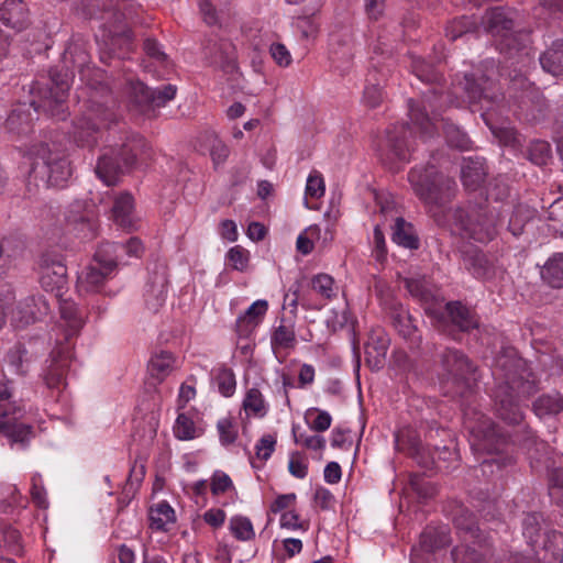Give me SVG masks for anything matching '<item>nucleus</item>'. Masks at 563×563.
<instances>
[{
    "mask_svg": "<svg viewBox=\"0 0 563 563\" xmlns=\"http://www.w3.org/2000/svg\"><path fill=\"white\" fill-rule=\"evenodd\" d=\"M494 376L497 380L493 394L496 416L507 424H520L522 402L539 389L534 373L515 350H507L496 357Z\"/></svg>",
    "mask_w": 563,
    "mask_h": 563,
    "instance_id": "f257e3e1",
    "label": "nucleus"
},
{
    "mask_svg": "<svg viewBox=\"0 0 563 563\" xmlns=\"http://www.w3.org/2000/svg\"><path fill=\"white\" fill-rule=\"evenodd\" d=\"M409 58L412 74L422 82L435 85L423 93L421 102L412 99L408 102L411 123L419 131L421 137H430L435 133L434 121L438 115L448 108L460 107L461 102L439 88L443 76L432 64L412 54Z\"/></svg>",
    "mask_w": 563,
    "mask_h": 563,
    "instance_id": "f03ea898",
    "label": "nucleus"
},
{
    "mask_svg": "<svg viewBox=\"0 0 563 563\" xmlns=\"http://www.w3.org/2000/svg\"><path fill=\"white\" fill-rule=\"evenodd\" d=\"M148 156L150 147L146 140L139 133L124 132L119 142L103 147L95 172L107 186H114L121 176L130 173Z\"/></svg>",
    "mask_w": 563,
    "mask_h": 563,
    "instance_id": "7ed1b4c3",
    "label": "nucleus"
},
{
    "mask_svg": "<svg viewBox=\"0 0 563 563\" xmlns=\"http://www.w3.org/2000/svg\"><path fill=\"white\" fill-rule=\"evenodd\" d=\"M79 12L84 19L98 22L100 34L96 40L101 41L110 53L117 48L130 51L133 44V33L126 24L130 15L111 0H81Z\"/></svg>",
    "mask_w": 563,
    "mask_h": 563,
    "instance_id": "20e7f679",
    "label": "nucleus"
},
{
    "mask_svg": "<svg viewBox=\"0 0 563 563\" xmlns=\"http://www.w3.org/2000/svg\"><path fill=\"white\" fill-rule=\"evenodd\" d=\"M60 323L58 330L63 331V339H56V346L51 352L47 365L43 371V379L47 388L60 391L67 383L73 353L69 341L76 336L84 325V319L77 306L65 301L59 307Z\"/></svg>",
    "mask_w": 563,
    "mask_h": 563,
    "instance_id": "39448f33",
    "label": "nucleus"
},
{
    "mask_svg": "<svg viewBox=\"0 0 563 563\" xmlns=\"http://www.w3.org/2000/svg\"><path fill=\"white\" fill-rule=\"evenodd\" d=\"M481 66V69L465 74L463 79L454 85L453 95L462 91L470 104H479L483 110L482 118L488 124L490 111H494L503 102L504 96L499 92L494 78L497 68L494 59H486ZM450 95L452 96V93Z\"/></svg>",
    "mask_w": 563,
    "mask_h": 563,
    "instance_id": "423d86ee",
    "label": "nucleus"
},
{
    "mask_svg": "<svg viewBox=\"0 0 563 563\" xmlns=\"http://www.w3.org/2000/svg\"><path fill=\"white\" fill-rule=\"evenodd\" d=\"M30 177L40 179L45 187L63 188L73 175L70 161L56 143L37 142L31 145Z\"/></svg>",
    "mask_w": 563,
    "mask_h": 563,
    "instance_id": "0eeeda50",
    "label": "nucleus"
},
{
    "mask_svg": "<svg viewBox=\"0 0 563 563\" xmlns=\"http://www.w3.org/2000/svg\"><path fill=\"white\" fill-rule=\"evenodd\" d=\"M408 180L416 196L430 209L444 207L455 197V180L439 172L434 164L411 168Z\"/></svg>",
    "mask_w": 563,
    "mask_h": 563,
    "instance_id": "6e6552de",
    "label": "nucleus"
},
{
    "mask_svg": "<svg viewBox=\"0 0 563 563\" xmlns=\"http://www.w3.org/2000/svg\"><path fill=\"white\" fill-rule=\"evenodd\" d=\"M442 389L452 398H468L473 393L476 366L461 350L446 347L439 354Z\"/></svg>",
    "mask_w": 563,
    "mask_h": 563,
    "instance_id": "1a4fd4ad",
    "label": "nucleus"
},
{
    "mask_svg": "<svg viewBox=\"0 0 563 563\" xmlns=\"http://www.w3.org/2000/svg\"><path fill=\"white\" fill-rule=\"evenodd\" d=\"M115 121V114L103 104L91 102L84 113L73 121L71 141L78 147L93 150L102 130Z\"/></svg>",
    "mask_w": 563,
    "mask_h": 563,
    "instance_id": "9d476101",
    "label": "nucleus"
},
{
    "mask_svg": "<svg viewBox=\"0 0 563 563\" xmlns=\"http://www.w3.org/2000/svg\"><path fill=\"white\" fill-rule=\"evenodd\" d=\"M10 382H0V432H2L11 443L19 444L22 449L29 445L34 438V429L31 424L19 422L24 415V409L20 405L10 401L12 396Z\"/></svg>",
    "mask_w": 563,
    "mask_h": 563,
    "instance_id": "9b49d317",
    "label": "nucleus"
},
{
    "mask_svg": "<svg viewBox=\"0 0 563 563\" xmlns=\"http://www.w3.org/2000/svg\"><path fill=\"white\" fill-rule=\"evenodd\" d=\"M464 426L473 438L471 445L475 450L499 452L508 443L509 434L489 417L475 409L464 411Z\"/></svg>",
    "mask_w": 563,
    "mask_h": 563,
    "instance_id": "f8f14e48",
    "label": "nucleus"
},
{
    "mask_svg": "<svg viewBox=\"0 0 563 563\" xmlns=\"http://www.w3.org/2000/svg\"><path fill=\"white\" fill-rule=\"evenodd\" d=\"M453 218L455 224L466 236L481 243L493 240L499 222L496 210L489 206L467 210L457 208Z\"/></svg>",
    "mask_w": 563,
    "mask_h": 563,
    "instance_id": "ddd939ff",
    "label": "nucleus"
},
{
    "mask_svg": "<svg viewBox=\"0 0 563 563\" xmlns=\"http://www.w3.org/2000/svg\"><path fill=\"white\" fill-rule=\"evenodd\" d=\"M40 100H31L30 107L34 111L40 110L57 120H65L68 115L66 99L69 90V77L67 73L58 70L49 71L48 82L45 88H37Z\"/></svg>",
    "mask_w": 563,
    "mask_h": 563,
    "instance_id": "4468645a",
    "label": "nucleus"
},
{
    "mask_svg": "<svg viewBox=\"0 0 563 563\" xmlns=\"http://www.w3.org/2000/svg\"><path fill=\"white\" fill-rule=\"evenodd\" d=\"M411 137L412 130L408 123L395 124L387 129L378 150L380 162L390 170H398L397 163H405L410 158Z\"/></svg>",
    "mask_w": 563,
    "mask_h": 563,
    "instance_id": "2eb2a0df",
    "label": "nucleus"
},
{
    "mask_svg": "<svg viewBox=\"0 0 563 563\" xmlns=\"http://www.w3.org/2000/svg\"><path fill=\"white\" fill-rule=\"evenodd\" d=\"M431 319L440 331L452 335L454 330L470 332L479 325L475 311L457 300L442 303V318L432 317Z\"/></svg>",
    "mask_w": 563,
    "mask_h": 563,
    "instance_id": "dca6fc26",
    "label": "nucleus"
},
{
    "mask_svg": "<svg viewBox=\"0 0 563 563\" xmlns=\"http://www.w3.org/2000/svg\"><path fill=\"white\" fill-rule=\"evenodd\" d=\"M531 43L530 31L518 30L499 37L496 47L507 59L515 60L512 64L528 67L534 55Z\"/></svg>",
    "mask_w": 563,
    "mask_h": 563,
    "instance_id": "f3484780",
    "label": "nucleus"
},
{
    "mask_svg": "<svg viewBox=\"0 0 563 563\" xmlns=\"http://www.w3.org/2000/svg\"><path fill=\"white\" fill-rule=\"evenodd\" d=\"M404 287L416 299L430 318H442V303L444 298L439 289L424 277L404 278Z\"/></svg>",
    "mask_w": 563,
    "mask_h": 563,
    "instance_id": "a211bd4d",
    "label": "nucleus"
},
{
    "mask_svg": "<svg viewBox=\"0 0 563 563\" xmlns=\"http://www.w3.org/2000/svg\"><path fill=\"white\" fill-rule=\"evenodd\" d=\"M40 284L46 291L60 296L67 286V267L60 255L45 252L38 261Z\"/></svg>",
    "mask_w": 563,
    "mask_h": 563,
    "instance_id": "6ab92c4d",
    "label": "nucleus"
},
{
    "mask_svg": "<svg viewBox=\"0 0 563 563\" xmlns=\"http://www.w3.org/2000/svg\"><path fill=\"white\" fill-rule=\"evenodd\" d=\"M450 515L454 528L463 544H473L483 538H489L478 526L475 515L463 504L454 501L450 505Z\"/></svg>",
    "mask_w": 563,
    "mask_h": 563,
    "instance_id": "aec40b11",
    "label": "nucleus"
},
{
    "mask_svg": "<svg viewBox=\"0 0 563 563\" xmlns=\"http://www.w3.org/2000/svg\"><path fill=\"white\" fill-rule=\"evenodd\" d=\"M144 253V245L142 241L132 236L124 243L121 242H104L98 247V258L106 262L108 265L126 264L131 257H141Z\"/></svg>",
    "mask_w": 563,
    "mask_h": 563,
    "instance_id": "412c9836",
    "label": "nucleus"
},
{
    "mask_svg": "<svg viewBox=\"0 0 563 563\" xmlns=\"http://www.w3.org/2000/svg\"><path fill=\"white\" fill-rule=\"evenodd\" d=\"M391 325L397 333L409 342L411 347H419L421 334L417 327L416 319L398 301H391L386 309Z\"/></svg>",
    "mask_w": 563,
    "mask_h": 563,
    "instance_id": "4be33fe9",
    "label": "nucleus"
},
{
    "mask_svg": "<svg viewBox=\"0 0 563 563\" xmlns=\"http://www.w3.org/2000/svg\"><path fill=\"white\" fill-rule=\"evenodd\" d=\"M203 54L210 66L220 68L224 73H232L236 68L234 46L228 40H206Z\"/></svg>",
    "mask_w": 563,
    "mask_h": 563,
    "instance_id": "5701e85b",
    "label": "nucleus"
},
{
    "mask_svg": "<svg viewBox=\"0 0 563 563\" xmlns=\"http://www.w3.org/2000/svg\"><path fill=\"white\" fill-rule=\"evenodd\" d=\"M49 305L41 295H32L20 301L12 311L11 321L15 327H25L48 314Z\"/></svg>",
    "mask_w": 563,
    "mask_h": 563,
    "instance_id": "b1692460",
    "label": "nucleus"
},
{
    "mask_svg": "<svg viewBox=\"0 0 563 563\" xmlns=\"http://www.w3.org/2000/svg\"><path fill=\"white\" fill-rule=\"evenodd\" d=\"M117 268L98 258V250L93 255V263L89 264L78 276V287L86 292L100 291L106 280Z\"/></svg>",
    "mask_w": 563,
    "mask_h": 563,
    "instance_id": "393cba45",
    "label": "nucleus"
},
{
    "mask_svg": "<svg viewBox=\"0 0 563 563\" xmlns=\"http://www.w3.org/2000/svg\"><path fill=\"white\" fill-rule=\"evenodd\" d=\"M451 555L454 563H493L490 538H483L473 544L456 545Z\"/></svg>",
    "mask_w": 563,
    "mask_h": 563,
    "instance_id": "a878e982",
    "label": "nucleus"
},
{
    "mask_svg": "<svg viewBox=\"0 0 563 563\" xmlns=\"http://www.w3.org/2000/svg\"><path fill=\"white\" fill-rule=\"evenodd\" d=\"M464 268L475 278L485 279L494 275V265L488 256L474 245H465L461 251Z\"/></svg>",
    "mask_w": 563,
    "mask_h": 563,
    "instance_id": "bb28decb",
    "label": "nucleus"
},
{
    "mask_svg": "<svg viewBox=\"0 0 563 563\" xmlns=\"http://www.w3.org/2000/svg\"><path fill=\"white\" fill-rule=\"evenodd\" d=\"M390 344V339L380 329L371 332L365 343V362L375 371L384 367L386 354Z\"/></svg>",
    "mask_w": 563,
    "mask_h": 563,
    "instance_id": "cd10ccee",
    "label": "nucleus"
},
{
    "mask_svg": "<svg viewBox=\"0 0 563 563\" xmlns=\"http://www.w3.org/2000/svg\"><path fill=\"white\" fill-rule=\"evenodd\" d=\"M0 20L11 29L21 31L29 23V9L23 0H5L0 7Z\"/></svg>",
    "mask_w": 563,
    "mask_h": 563,
    "instance_id": "c85d7f7f",
    "label": "nucleus"
},
{
    "mask_svg": "<svg viewBox=\"0 0 563 563\" xmlns=\"http://www.w3.org/2000/svg\"><path fill=\"white\" fill-rule=\"evenodd\" d=\"M487 177L486 161L481 157L464 159L461 169V179L464 187L470 191H475L482 187Z\"/></svg>",
    "mask_w": 563,
    "mask_h": 563,
    "instance_id": "c756f323",
    "label": "nucleus"
},
{
    "mask_svg": "<svg viewBox=\"0 0 563 563\" xmlns=\"http://www.w3.org/2000/svg\"><path fill=\"white\" fill-rule=\"evenodd\" d=\"M112 219L113 221L128 231L136 229V221L134 217V199L131 194H120L112 206Z\"/></svg>",
    "mask_w": 563,
    "mask_h": 563,
    "instance_id": "7c9ffc66",
    "label": "nucleus"
},
{
    "mask_svg": "<svg viewBox=\"0 0 563 563\" xmlns=\"http://www.w3.org/2000/svg\"><path fill=\"white\" fill-rule=\"evenodd\" d=\"M268 309L266 300L260 299L253 302L243 316H240L235 323L236 333L240 338H247L260 324Z\"/></svg>",
    "mask_w": 563,
    "mask_h": 563,
    "instance_id": "2f4dec72",
    "label": "nucleus"
},
{
    "mask_svg": "<svg viewBox=\"0 0 563 563\" xmlns=\"http://www.w3.org/2000/svg\"><path fill=\"white\" fill-rule=\"evenodd\" d=\"M541 280L552 289L563 288V252L553 253L540 267Z\"/></svg>",
    "mask_w": 563,
    "mask_h": 563,
    "instance_id": "473e14b6",
    "label": "nucleus"
},
{
    "mask_svg": "<svg viewBox=\"0 0 563 563\" xmlns=\"http://www.w3.org/2000/svg\"><path fill=\"white\" fill-rule=\"evenodd\" d=\"M322 0H311L310 4L302 9V13L296 16L295 26L300 31L302 38L316 37L319 31V24L316 22V14L321 9Z\"/></svg>",
    "mask_w": 563,
    "mask_h": 563,
    "instance_id": "72a5a7b5",
    "label": "nucleus"
},
{
    "mask_svg": "<svg viewBox=\"0 0 563 563\" xmlns=\"http://www.w3.org/2000/svg\"><path fill=\"white\" fill-rule=\"evenodd\" d=\"M486 30L498 38L512 31L515 21L510 13L503 8H493L486 13Z\"/></svg>",
    "mask_w": 563,
    "mask_h": 563,
    "instance_id": "f704fd0d",
    "label": "nucleus"
},
{
    "mask_svg": "<svg viewBox=\"0 0 563 563\" xmlns=\"http://www.w3.org/2000/svg\"><path fill=\"white\" fill-rule=\"evenodd\" d=\"M130 102L143 114L154 112V91L140 80H131Z\"/></svg>",
    "mask_w": 563,
    "mask_h": 563,
    "instance_id": "c9c22d12",
    "label": "nucleus"
},
{
    "mask_svg": "<svg viewBox=\"0 0 563 563\" xmlns=\"http://www.w3.org/2000/svg\"><path fill=\"white\" fill-rule=\"evenodd\" d=\"M174 363V355L168 351L161 350L152 354L147 363V373L159 384L172 373Z\"/></svg>",
    "mask_w": 563,
    "mask_h": 563,
    "instance_id": "e433bc0d",
    "label": "nucleus"
},
{
    "mask_svg": "<svg viewBox=\"0 0 563 563\" xmlns=\"http://www.w3.org/2000/svg\"><path fill=\"white\" fill-rule=\"evenodd\" d=\"M32 126L33 117L30 107L27 108L25 104H20L12 109L5 120V129L18 135L29 134L32 131Z\"/></svg>",
    "mask_w": 563,
    "mask_h": 563,
    "instance_id": "4c0bfd02",
    "label": "nucleus"
},
{
    "mask_svg": "<svg viewBox=\"0 0 563 563\" xmlns=\"http://www.w3.org/2000/svg\"><path fill=\"white\" fill-rule=\"evenodd\" d=\"M539 60L544 71L553 76L563 75V38L553 41Z\"/></svg>",
    "mask_w": 563,
    "mask_h": 563,
    "instance_id": "58836bf2",
    "label": "nucleus"
},
{
    "mask_svg": "<svg viewBox=\"0 0 563 563\" xmlns=\"http://www.w3.org/2000/svg\"><path fill=\"white\" fill-rule=\"evenodd\" d=\"M391 239L396 244L409 250H418L420 246V240L415 227L401 217L395 221Z\"/></svg>",
    "mask_w": 563,
    "mask_h": 563,
    "instance_id": "ea45409f",
    "label": "nucleus"
},
{
    "mask_svg": "<svg viewBox=\"0 0 563 563\" xmlns=\"http://www.w3.org/2000/svg\"><path fill=\"white\" fill-rule=\"evenodd\" d=\"M63 59L65 64H71L73 67L81 70L90 63L87 42L80 37L71 38L64 51Z\"/></svg>",
    "mask_w": 563,
    "mask_h": 563,
    "instance_id": "a19ab883",
    "label": "nucleus"
},
{
    "mask_svg": "<svg viewBox=\"0 0 563 563\" xmlns=\"http://www.w3.org/2000/svg\"><path fill=\"white\" fill-rule=\"evenodd\" d=\"M451 543V537L446 527H427L420 534L419 544L423 549L435 553Z\"/></svg>",
    "mask_w": 563,
    "mask_h": 563,
    "instance_id": "79ce46f5",
    "label": "nucleus"
},
{
    "mask_svg": "<svg viewBox=\"0 0 563 563\" xmlns=\"http://www.w3.org/2000/svg\"><path fill=\"white\" fill-rule=\"evenodd\" d=\"M148 520L151 529L167 531V525L175 521V511L166 501H162L150 508Z\"/></svg>",
    "mask_w": 563,
    "mask_h": 563,
    "instance_id": "37998d69",
    "label": "nucleus"
},
{
    "mask_svg": "<svg viewBox=\"0 0 563 563\" xmlns=\"http://www.w3.org/2000/svg\"><path fill=\"white\" fill-rule=\"evenodd\" d=\"M24 242L16 236H5L0 240V267L10 266L12 261L21 257L24 252Z\"/></svg>",
    "mask_w": 563,
    "mask_h": 563,
    "instance_id": "c03bdc74",
    "label": "nucleus"
},
{
    "mask_svg": "<svg viewBox=\"0 0 563 563\" xmlns=\"http://www.w3.org/2000/svg\"><path fill=\"white\" fill-rule=\"evenodd\" d=\"M534 212L528 206H516L508 221V231L516 238L520 236L525 232L526 225L534 219Z\"/></svg>",
    "mask_w": 563,
    "mask_h": 563,
    "instance_id": "a18cd8bd",
    "label": "nucleus"
},
{
    "mask_svg": "<svg viewBox=\"0 0 563 563\" xmlns=\"http://www.w3.org/2000/svg\"><path fill=\"white\" fill-rule=\"evenodd\" d=\"M477 21L473 16H461L453 19L445 27V36L454 42L457 38L475 33Z\"/></svg>",
    "mask_w": 563,
    "mask_h": 563,
    "instance_id": "49530a36",
    "label": "nucleus"
},
{
    "mask_svg": "<svg viewBox=\"0 0 563 563\" xmlns=\"http://www.w3.org/2000/svg\"><path fill=\"white\" fill-rule=\"evenodd\" d=\"M395 445L398 451L410 456L421 446L419 433L411 427L401 428L395 434Z\"/></svg>",
    "mask_w": 563,
    "mask_h": 563,
    "instance_id": "de8ad7c7",
    "label": "nucleus"
},
{
    "mask_svg": "<svg viewBox=\"0 0 563 563\" xmlns=\"http://www.w3.org/2000/svg\"><path fill=\"white\" fill-rule=\"evenodd\" d=\"M533 411L539 417L560 413L563 411V396L560 394L540 396L533 402Z\"/></svg>",
    "mask_w": 563,
    "mask_h": 563,
    "instance_id": "09e8293b",
    "label": "nucleus"
},
{
    "mask_svg": "<svg viewBox=\"0 0 563 563\" xmlns=\"http://www.w3.org/2000/svg\"><path fill=\"white\" fill-rule=\"evenodd\" d=\"M7 360L16 374L24 375L29 371L33 355L23 344H18L8 352Z\"/></svg>",
    "mask_w": 563,
    "mask_h": 563,
    "instance_id": "8fccbe9b",
    "label": "nucleus"
},
{
    "mask_svg": "<svg viewBox=\"0 0 563 563\" xmlns=\"http://www.w3.org/2000/svg\"><path fill=\"white\" fill-rule=\"evenodd\" d=\"M443 132L449 146L460 151H467L471 148L472 141L467 134L454 123L443 120Z\"/></svg>",
    "mask_w": 563,
    "mask_h": 563,
    "instance_id": "3c124183",
    "label": "nucleus"
},
{
    "mask_svg": "<svg viewBox=\"0 0 563 563\" xmlns=\"http://www.w3.org/2000/svg\"><path fill=\"white\" fill-rule=\"evenodd\" d=\"M525 157L537 166H544L551 158V146L547 141L532 140L527 147Z\"/></svg>",
    "mask_w": 563,
    "mask_h": 563,
    "instance_id": "603ef678",
    "label": "nucleus"
},
{
    "mask_svg": "<svg viewBox=\"0 0 563 563\" xmlns=\"http://www.w3.org/2000/svg\"><path fill=\"white\" fill-rule=\"evenodd\" d=\"M0 548L10 554L22 553L21 534L10 525L0 526Z\"/></svg>",
    "mask_w": 563,
    "mask_h": 563,
    "instance_id": "864d4df0",
    "label": "nucleus"
},
{
    "mask_svg": "<svg viewBox=\"0 0 563 563\" xmlns=\"http://www.w3.org/2000/svg\"><path fill=\"white\" fill-rule=\"evenodd\" d=\"M271 343L273 349L292 350L297 339L292 327L280 324L272 333Z\"/></svg>",
    "mask_w": 563,
    "mask_h": 563,
    "instance_id": "5fc2aeb1",
    "label": "nucleus"
},
{
    "mask_svg": "<svg viewBox=\"0 0 563 563\" xmlns=\"http://www.w3.org/2000/svg\"><path fill=\"white\" fill-rule=\"evenodd\" d=\"M229 529L240 541H250L255 538L252 521L244 516H234L230 519Z\"/></svg>",
    "mask_w": 563,
    "mask_h": 563,
    "instance_id": "6e6d98bb",
    "label": "nucleus"
},
{
    "mask_svg": "<svg viewBox=\"0 0 563 563\" xmlns=\"http://www.w3.org/2000/svg\"><path fill=\"white\" fill-rule=\"evenodd\" d=\"M433 451L437 459L438 471H448L451 463L457 462L459 454L453 441H451L449 445H434Z\"/></svg>",
    "mask_w": 563,
    "mask_h": 563,
    "instance_id": "4d7b16f0",
    "label": "nucleus"
},
{
    "mask_svg": "<svg viewBox=\"0 0 563 563\" xmlns=\"http://www.w3.org/2000/svg\"><path fill=\"white\" fill-rule=\"evenodd\" d=\"M522 68L520 66V69H514L511 70L509 76V87L508 92L509 96L515 99L516 101L519 99V95L523 93L528 87L532 84L526 74L522 71Z\"/></svg>",
    "mask_w": 563,
    "mask_h": 563,
    "instance_id": "13d9d810",
    "label": "nucleus"
},
{
    "mask_svg": "<svg viewBox=\"0 0 563 563\" xmlns=\"http://www.w3.org/2000/svg\"><path fill=\"white\" fill-rule=\"evenodd\" d=\"M243 408L246 412L264 417L266 415L265 401L262 393L257 388H251L243 400Z\"/></svg>",
    "mask_w": 563,
    "mask_h": 563,
    "instance_id": "bf43d9fd",
    "label": "nucleus"
},
{
    "mask_svg": "<svg viewBox=\"0 0 563 563\" xmlns=\"http://www.w3.org/2000/svg\"><path fill=\"white\" fill-rule=\"evenodd\" d=\"M376 73H369L367 78V85L365 86L363 93V101L369 108H376L383 100V90L379 82H373L372 78L375 79Z\"/></svg>",
    "mask_w": 563,
    "mask_h": 563,
    "instance_id": "052dcab7",
    "label": "nucleus"
},
{
    "mask_svg": "<svg viewBox=\"0 0 563 563\" xmlns=\"http://www.w3.org/2000/svg\"><path fill=\"white\" fill-rule=\"evenodd\" d=\"M549 228L563 235V197L553 201L548 209Z\"/></svg>",
    "mask_w": 563,
    "mask_h": 563,
    "instance_id": "680f3d73",
    "label": "nucleus"
},
{
    "mask_svg": "<svg viewBox=\"0 0 563 563\" xmlns=\"http://www.w3.org/2000/svg\"><path fill=\"white\" fill-rule=\"evenodd\" d=\"M216 382H217L219 391L224 397H230L233 395V393L235 390L236 382H235V376H234L232 369L227 368V367L220 368L216 376Z\"/></svg>",
    "mask_w": 563,
    "mask_h": 563,
    "instance_id": "e2e57ef3",
    "label": "nucleus"
},
{
    "mask_svg": "<svg viewBox=\"0 0 563 563\" xmlns=\"http://www.w3.org/2000/svg\"><path fill=\"white\" fill-rule=\"evenodd\" d=\"M549 495L556 505H563V470L555 468L549 476Z\"/></svg>",
    "mask_w": 563,
    "mask_h": 563,
    "instance_id": "0e129e2a",
    "label": "nucleus"
},
{
    "mask_svg": "<svg viewBox=\"0 0 563 563\" xmlns=\"http://www.w3.org/2000/svg\"><path fill=\"white\" fill-rule=\"evenodd\" d=\"M174 433L179 440H191L196 437L194 421L185 413H179L174 426Z\"/></svg>",
    "mask_w": 563,
    "mask_h": 563,
    "instance_id": "69168bd1",
    "label": "nucleus"
},
{
    "mask_svg": "<svg viewBox=\"0 0 563 563\" xmlns=\"http://www.w3.org/2000/svg\"><path fill=\"white\" fill-rule=\"evenodd\" d=\"M517 102L521 108L532 106L541 109L544 104V98L541 90L532 82L523 93L519 95Z\"/></svg>",
    "mask_w": 563,
    "mask_h": 563,
    "instance_id": "338daca9",
    "label": "nucleus"
},
{
    "mask_svg": "<svg viewBox=\"0 0 563 563\" xmlns=\"http://www.w3.org/2000/svg\"><path fill=\"white\" fill-rule=\"evenodd\" d=\"M523 536L529 540L530 543L537 542L541 531V516L539 514H528L523 521Z\"/></svg>",
    "mask_w": 563,
    "mask_h": 563,
    "instance_id": "774afa93",
    "label": "nucleus"
}]
</instances>
